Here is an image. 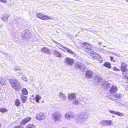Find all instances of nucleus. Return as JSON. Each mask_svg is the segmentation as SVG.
<instances>
[{
    "label": "nucleus",
    "instance_id": "nucleus-24",
    "mask_svg": "<svg viewBox=\"0 0 128 128\" xmlns=\"http://www.w3.org/2000/svg\"><path fill=\"white\" fill-rule=\"evenodd\" d=\"M21 99L22 103H24L26 102V96H24L23 95L21 96Z\"/></svg>",
    "mask_w": 128,
    "mask_h": 128
},
{
    "label": "nucleus",
    "instance_id": "nucleus-28",
    "mask_svg": "<svg viewBox=\"0 0 128 128\" xmlns=\"http://www.w3.org/2000/svg\"><path fill=\"white\" fill-rule=\"evenodd\" d=\"M79 103V102L78 100L76 99L75 98L74 100H73L72 104L76 105L78 104Z\"/></svg>",
    "mask_w": 128,
    "mask_h": 128
},
{
    "label": "nucleus",
    "instance_id": "nucleus-31",
    "mask_svg": "<svg viewBox=\"0 0 128 128\" xmlns=\"http://www.w3.org/2000/svg\"><path fill=\"white\" fill-rule=\"evenodd\" d=\"M114 96L115 98H117L119 99H120L121 97V95L118 94L115 95Z\"/></svg>",
    "mask_w": 128,
    "mask_h": 128
},
{
    "label": "nucleus",
    "instance_id": "nucleus-56",
    "mask_svg": "<svg viewBox=\"0 0 128 128\" xmlns=\"http://www.w3.org/2000/svg\"><path fill=\"white\" fill-rule=\"evenodd\" d=\"M1 126V124H0V128Z\"/></svg>",
    "mask_w": 128,
    "mask_h": 128
},
{
    "label": "nucleus",
    "instance_id": "nucleus-36",
    "mask_svg": "<svg viewBox=\"0 0 128 128\" xmlns=\"http://www.w3.org/2000/svg\"><path fill=\"white\" fill-rule=\"evenodd\" d=\"M124 76L127 79H128V74H126V72L123 73Z\"/></svg>",
    "mask_w": 128,
    "mask_h": 128
},
{
    "label": "nucleus",
    "instance_id": "nucleus-29",
    "mask_svg": "<svg viewBox=\"0 0 128 128\" xmlns=\"http://www.w3.org/2000/svg\"><path fill=\"white\" fill-rule=\"evenodd\" d=\"M22 93L23 94L27 95L28 92L26 88H24L22 90Z\"/></svg>",
    "mask_w": 128,
    "mask_h": 128
},
{
    "label": "nucleus",
    "instance_id": "nucleus-55",
    "mask_svg": "<svg viewBox=\"0 0 128 128\" xmlns=\"http://www.w3.org/2000/svg\"><path fill=\"white\" fill-rule=\"evenodd\" d=\"M1 100V97L0 96V100Z\"/></svg>",
    "mask_w": 128,
    "mask_h": 128
},
{
    "label": "nucleus",
    "instance_id": "nucleus-11",
    "mask_svg": "<svg viewBox=\"0 0 128 128\" xmlns=\"http://www.w3.org/2000/svg\"><path fill=\"white\" fill-rule=\"evenodd\" d=\"M74 116V113L70 112H67L65 114V118L68 120H70Z\"/></svg>",
    "mask_w": 128,
    "mask_h": 128
},
{
    "label": "nucleus",
    "instance_id": "nucleus-25",
    "mask_svg": "<svg viewBox=\"0 0 128 128\" xmlns=\"http://www.w3.org/2000/svg\"><path fill=\"white\" fill-rule=\"evenodd\" d=\"M40 96L38 94L36 95V101L37 103H39V100L40 99Z\"/></svg>",
    "mask_w": 128,
    "mask_h": 128
},
{
    "label": "nucleus",
    "instance_id": "nucleus-52",
    "mask_svg": "<svg viewBox=\"0 0 128 128\" xmlns=\"http://www.w3.org/2000/svg\"><path fill=\"white\" fill-rule=\"evenodd\" d=\"M112 117L113 118H114V116L113 115V116H112Z\"/></svg>",
    "mask_w": 128,
    "mask_h": 128
},
{
    "label": "nucleus",
    "instance_id": "nucleus-7",
    "mask_svg": "<svg viewBox=\"0 0 128 128\" xmlns=\"http://www.w3.org/2000/svg\"><path fill=\"white\" fill-rule=\"evenodd\" d=\"M64 61L67 65L71 66L74 63V60L68 57H66L64 60Z\"/></svg>",
    "mask_w": 128,
    "mask_h": 128
},
{
    "label": "nucleus",
    "instance_id": "nucleus-4",
    "mask_svg": "<svg viewBox=\"0 0 128 128\" xmlns=\"http://www.w3.org/2000/svg\"><path fill=\"white\" fill-rule=\"evenodd\" d=\"M61 116V114L60 112H55L52 116V119L56 122L60 120Z\"/></svg>",
    "mask_w": 128,
    "mask_h": 128
},
{
    "label": "nucleus",
    "instance_id": "nucleus-18",
    "mask_svg": "<svg viewBox=\"0 0 128 128\" xmlns=\"http://www.w3.org/2000/svg\"><path fill=\"white\" fill-rule=\"evenodd\" d=\"M30 36L29 33L27 32L24 31L22 32V37L23 39H24Z\"/></svg>",
    "mask_w": 128,
    "mask_h": 128
},
{
    "label": "nucleus",
    "instance_id": "nucleus-13",
    "mask_svg": "<svg viewBox=\"0 0 128 128\" xmlns=\"http://www.w3.org/2000/svg\"><path fill=\"white\" fill-rule=\"evenodd\" d=\"M93 73L90 70H87L85 76L87 78L89 79L92 78L93 76Z\"/></svg>",
    "mask_w": 128,
    "mask_h": 128
},
{
    "label": "nucleus",
    "instance_id": "nucleus-30",
    "mask_svg": "<svg viewBox=\"0 0 128 128\" xmlns=\"http://www.w3.org/2000/svg\"><path fill=\"white\" fill-rule=\"evenodd\" d=\"M20 101L19 100L16 99L15 102L16 105L17 106H20Z\"/></svg>",
    "mask_w": 128,
    "mask_h": 128
},
{
    "label": "nucleus",
    "instance_id": "nucleus-51",
    "mask_svg": "<svg viewBox=\"0 0 128 128\" xmlns=\"http://www.w3.org/2000/svg\"><path fill=\"white\" fill-rule=\"evenodd\" d=\"M42 103H43L44 102V101L43 100H42Z\"/></svg>",
    "mask_w": 128,
    "mask_h": 128
},
{
    "label": "nucleus",
    "instance_id": "nucleus-53",
    "mask_svg": "<svg viewBox=\"0 0 128 128\" xmlns=\"http://www.w3.org/2000/svg\"><path fill=\"white\" fill-rule=\"evenodd\" d=\"M126 2H128V0H126Z\"/></svg>",
    "mask_w": 128,
    "mask_h": 128
},
{
    "label": "nucleus",
    "instance_id": "nucleus-12",
    "mask_svg": "<svg viewBox=\"0 0 128 128\" xmlns=\"http://www.w3.org/2000/svg\"><path fill=\"white\" fill-rule=\"evenodd\" d=\"M118 89L116 86L113 85L111 87L109 90V92L111 94H114L117 91Z\"/></svg>",
    "mask_w": 128,
    "mask_h": 128
},
{
    "label": "nucleus",
    "instance_id": "nucleus-26",
    "mask_svg": "<svg viewBox=\"0 0 128 128\" xmlns=\"http://www.w3.org/2000/svg\"><path fill=\"white\" fill-rule=\"evenodd\" d=\"M64 49L70 54H74V53L66 47Z\"/></svg>",
    "mask_w": 128,
    "mask_h": 128
},
{
    "label": "nucleus",
    "instance_id": "nucleus-21",
    "mask_svg": "<svg viewBox=\"0 0 128 128\" xmlns=\"http://www.w3.org/2000/svg\"><path fill=\"white\" fill-rule=\"evenodd\" d=\"M59 96L62 98L64 100H65L66 99V97L65 94L62 92L60 93Z\"/></svg>",
    "mask_w": 128,
    "mask_h": 128
},
{
    "label": "nucleus",
    "instance_id": "nucleus-33",
    "mask_svg": "<svg viewBox=\"0 0 128 128\" xmlns=\"http://www.w3.org/2000/svg\"><path fill=\"white\" fill-rule=\"evenodd\" d=\"M22 20L20 18H17L16 19L14 20V21L16 22H18L19 23L20 22V20L22 21Z\"/></svg>",
    "mask_w": 128,
    "mask_h": 128
},
{
    "label": "nucleus",
    "instance_id": "nucleus-37",
    "mask_svg": "<svg viewBox=\"0 0 128 128\" xmlns=\"http://www.w3.org/2000/svg\"><path fill=\"white\" fill-rule=\"evenodd\" d=\"M20 68L17 67H15L14 68V70L16 72L17 70H18V71H20Z\"/></svg>",
    "mask_w": 128,
    "mask_h": 128
},
{
    "label": "nucleus",
    "instance_id": "nucleus-57",
    "mask_svg": "<svg viewBox=\"0 0 128 128\" xmlns=\"http://www.w3.org/2000/svg\"><path fill=\"white\" fill-rule=\"evenodd\" d=\"M85 30H87V29H85Z\"/></svg>",
    "mask_w": 128,
    "mask_h": 128
},
{
    "label": "nucleus",
    "instance_id": "nucleus-23",
    "mask_svg": "<svg viewBox=\"0 0 128 128\" xmlns=\"http://www.w3.org/2000/svg\"><path fill=\"white\" fill-rule=\"evenodd\" d=\"M104 66L108 68H111L110 64L108 62H105L104 64Z\"/></svg>",
    "mask_w": 128,
    "mask_h": 128
},
{
    "label": "nucleus",
    "instance_id": "nucleus-6",
    "mask_svg": "<svg viewBox=\"0 0 128 128\" xmlns=\"http://www.w3.org/2000/svg\"><path fill=\"white\" fill-rule=\"evenodd\" d=\"M113 121L109 120H102L100 122V124H104L105 126H108L112 125Z\"/></svg>",
    "mask_w": 128,
    "mask_h": 128
},
{
    "label": "nucleus",
    "instance_id": "nucleus-3",
    "mask_svg": "<svg viewBox=\"0 0 128 128\" xmlns=\"http://www.w3.org/2000/svg\"><path fill=\"white\" fill-rule=\"evenodd\" d=\"M88 119V117L87 114L84 113L77 117L76 121L78 123L82 125L84 124Z\"/></svg>",
    "mask_w": 128,
    "mask_h": 128
},
{
    "label": "nucleus",
    "instance_id": "nucleus-54",
    "mask_svg": "<svg viewBox=\"0 0 128 128\" xmlns=\"http://www.w3.org/2000/svg\"><path fill=\"white\" fill-rule=\"evenodd\" d=\"M104 47H106V46H104Z\"/></svg>",
    "mask_w": 128,
    "mask_h": 128
},
{
    "label": "nucleus",
    "instance_id": "nucleus-8",
    "mask_svg": "<svg viewBox=\"0 0 128 128\" xmlns=\"http://www.w3.org/2000/svg\"><path fill=\"white\" fill-rule=\"evenodd\" d=\"M75 67L76 68L82 71L86 68V66H85L83 65L82 63L79 62L75 64Z\"/></svg>",
    "mask_w": 128,
    "mask_h": 128
},
{
    "label": "nucleus",
    "instance_id": "nucleus-27",
    "mask_svg": "<svg viewBox=\"0 0 128 128\" xmlns=\"http://www.w3.org/2000/svg\"><path fill=\"white\" fill-rule=\"evenodd\" d=\"M36 126L33 124H30L26 126V128H35Z\"/></svg>",
    "mask_w": 128,
    "mask_h": 128
},
{
    "label": "nucleus",
    "instance_id": "nucleus-58",
    "mask_svg": "<svg viewBox=\"0 0 128 128\" xmlns=\"http://www.w3.org/2000/svg\"><path fill=\"white\" fill-rule=\"evenodd\" d=\"M127 128H128V127Z\"/></svg>",
    "mask_w": 128,
    "mask_h": 128
},
{
    "label": "nucleus",
    "instance_id": "nucleus-45",
    "mask_svg": "<svg viewBox=\"0 0 128 128\" xmlns=\"http://www.w3.org/2000/svg\"><path fill=\"white\" fill-rule=\"evenodd\" d=\"M59 45L60 46H61L64 49H65V48L66 47L65 46H63L62 45V44H59Z\"/></svg>",
    "mask_w": 128,
    "mask_h": 128
},
{
    "label": "nucleus",
    "instance_id": "nucleus-9",
    "mask_svg": "<svg viewBox=\"0 0 128 128\" xmlns=\"http://www.w3.org/2000/svg\"><path fill=\"white\" fill-rule=\"evenodd\" d=\"M46 118V116L42 112H41L36 117V118L40 121L42 120L45 119Z\"/></svg>",
    "mask_w": 128,
    "mask_h": 128
},
{
    "label": "nucleus",
    "instance_id": "nucleus-46",
    "mask_svg": "<svg viewBox=\"0 0 128 128\" xmlns=\"http://www.w3.org/2000/svg\"><path fill=\"white\" fill-rule=\"evenodd\" d=\"M97 79H98V82H100L102 80V78L99 76L97 77Z\"/></svg>",
    "mask_w": 128,
    "mask_h": 128
},
{
    "label": "nucleus",
    "instance_id": "nucleus-15",
    "mask_svg": "<svg viewBox=\"0 0 128 128\" xmlns=\"http://www.w3.org/2000/svg\"><path fill=\"white\" fill-rule=\"evenodd\" d=\"M32 119V118L30 117H26L22 121L20 122V124L22 125H25L26 123L30 121Z\"/></svg>",
    "mask_w": 128,
    "mask_h": 128
},
{
    "label": "nucleus",
    "instance_id": "nucleus-16",
    "mask_svg": "<svg viewBox=\"0 0 128 128\" xmlns=\"http://www.w3.org/2000/svg\"><path fill=\"white\" fill-rule=\"evenodd\" d=\"M41 52H44V54H51V52L50 50L48 48L46 47H44L41 49Z\"/></svg>",
    "mask_w": 128,
    "mask_h": 128
},
{
    "label": "nucleus",
    "instance_id": "nucleus-10",
    "mask_svg": "<svg viewBox=\"0 0 128 128\" xmlns=\"http://www.w3.org/2000/svg\"><path fill=\"white\" fill-rule=\"evenodd\" d=\"M110 86V84L108 82L104 81L102 82V87L105 90L109 88Z\"/></svg>",
    "mask_w": 128,
    "mask_h": 128
},
{
    "label": "nucleus",
    "instance_id": "nucleus-5",
    "mask_svg": "<svg viewBox=\"0 0 128 128\" xmlns=\"http://www.w3.org/2000/svg\"><path fill=\"white\" fill-rule=\"evenodd\" d=\"M37 17L42 20H46L49 19H51L49 16L41 13H39L36 14Z\"/></svg>",
    "mask_w": 128,
    "mask_h": 128
},
{
    "label": "nucleus",
    "instance_id": "nucleus-49",
    "mask_svg": "<svg viewBox=\"0 0 128 128\" xmlns=\"http://www.w3.org/2000/svg\"><path fill=\"white\" fill-rule=\"evenodd\" d=\"M32 97H34V95H32Z\"/></svg>",
    "mask_w": 128,
    "mask_h": 128
},
{
    "label": "nucleus",
    "instance_id": "nucleus-19",
    "mask_svg": "<svg viewBox=\"0 0 128 128\" xmlns=\"http://www.w3.org/2000/svg\"><path fill=\"white\" fill-rule=\"evenodd\" d=\"M10 16V14H5L3 16L2 18V20L4 22L6 21L8 19Z\"/></svg>",
    "mask_w": 128,
    "mask_h": 128
},
{
    "label": "nucleus",
    "instance_id": "nucleus-48",
    "mask_svg": "<svg viewBox=\"0 0 128 128\" xmlns=\"http://www.w3.org/2000/svg\"><path fill=\"white\" fill-rule=\"evenodd\" d=\"M102 42H98V44L99 45H101V44H102Z\"/></svg>",
    "mask_w": 128,
    "mask_h": 128
},
{
    "label": "nucleus",
    "instance_id": "nucleus-20",
    "mask_svg": "<svg viewBox=\"0 0 128 128\" xmlns=\"http://www.w3.org/2000/svg\"><path fill=\"white\" fill-rule=\"evenodd\" d=\"M53 54L57 57H60L62 56L61 54L56 50L54 51Z\"/></svg>",
    "mask_w": 128,
    "mask_h": 128
},
{
    "label": "nucleus",
    "instance_id": "nucleus-2",
    "mask_svg": "<svg viewBox=\"0 0 128 128\" xmlns=\"http://www.w3.org/2000/svg\"><path fill=\"white\" fill-rule=\"evenodd\" d=\"M9 82L12 88L16 91L20 90V84L16 78L9 79Z\"/></svg>",
    "mask_w": 128,
    "mask_h": 128
},
{
    "label": "nucleus",
    "instance_id": "nucleus-32",
    "mask_svg": "<svg viewBox=\"0 0 128 128\" xmlns=\"http://www.w3.org/2000/svg\"><path fill=\"white\" fill-rule=\"evenodd\" d=\"M7 111L6 109L5 108H3L0 109V111L2 112H6Z\"/></svg>",
    "mask_w": 128,
    "mask_h": 128
},
{
    "label": "nucleus",
    "instance_id": "nucleus-38",
    "mask_svg": "<svg viewBox=\"0 0 128 128\" xmlns=\"http://www.w3.org/2000/svg\"><path fill=\"white\" fill-rule=\"evenodd\" d=\"M109 111L110 113L112 114H116V112L115 111H112L111 110H109Z\"/></svg>",
    "mask_w": 128,
    "mask_h": 128
},
{
    "label": "nucleus",
    "instance_id": "nucleus-41",
    "mask_svg": "<svg viewBox=\"0 0 128 128\" xmlns=\"http://www.w3.org/2000/svg\"><path fill=\"white\" fill-rule=\"evenodd\" d=\"M112 54L113 55H114L118 57H120V55L119 54H115V53L114 52L112 53Z\"/></svg>",
    "mask_w": 128,
    "mask_h": 128
},
{
    "label": "nucleus",
    "instance_id": "nucleus-44",
    "mask_svg": "<svg viewBox=\"0 0 128 128\" xmlns=\"http://www.w3.org/2000/svg\"><path fill=\"white\" fill-rule=\"evenodd\" d=\"M113 69L115 71L117 70L118 71H120V70L117 69L116 67H114L113 68Z\"/></svg>",
    "mask_w": 128,
    "mask_h": 128
},
{
    "label": "nucleus",
    "instance_id": "nucleus-43",
    "mask_svg": "<svg viewBox=\"0 0 128 128\" xmlns=\"http://www.w3.org/2000/svg\"><path fill=\"white\" fill-rule=\"evenodd\" d=\"M52 41L54 42L55 43H56V44H58V45H59L60 43H58V42H57L55 41V40H54L52 39Z\"/></svg>",
    "mask_w": 128,
    "mask_h": 128
},
{
    "label": "nucleus",
    "instance_id": "nucleus-1",
    "mask_svg": "<svg viewBox=\"0 0 128 128\" xmlns=\"http://www.w3.org/2000/svg\"><path fill=\"white\" fill-rule=\"evenodd\" d=\"M84 44H85V45H84L83 48V50H84L87 53L90 55L91 56H94L95 58L96 57L97 58V59H100L101 58L100 56H98L97 53L94 52L92 49V47L91 46L87 43H85Z\"/></svg>",
    "mask_w": 128,
    "mask_h": 128
},
{
    "label": "nucleus",
    "instance_id": "nucleus-35",
    "mask_svg": "<svg viewBox=\"0 0 128 128\" xmlns=\"http://www.w3.org/2000/svg\"><path fill=\"white\" fill-rule=\"evenodd\" d=\"M23 76L21 78L24 81H25V82H26L27 81V79L26 78L25 76H24V75H23Z\"/></svg>",
    "mask_w": 128,
    "mask_h": 128
},
{
    "label": "nucleus",
    "instance_id": "nucleus-42",
    "mask_svg": "<svg viewBox=\"0 0 128 128\" xmlns=\"http://www.w3.org/2000/svg\"><path fill=\"white\" fill-rule=\"evenodd\" d=\"M0 1L2 3H7V0H0Z\"/></svg>",
    "mask_w": 128,
    "mask_h": 128
},
{
    "label": "nucleus",
    "instance_id": "nucleus-34",
    "mask_svg": "<svg viewBox=\"0 0 128 128\" xmlns=\"http://www.w3.org/2000/svg\"><path fill=\"white\" fill-rule=\"evenodd\" d=\"M120 116H123L124 115V114L121 113L119 112H116V114Z\"/></svg>",
    "mask_w": 128,
    "mask_h": 128
},
{
    "label": "nucleus",
    "instance_id": "nucleus-40",
    "mask_svg": "<svg viewBox=\"0 0 128 128\" xmlns=\"http://www.w3.org/2000/svg\"><path fill=\"white\" fill-rule=\"evenodd\" d=\"M14 128H23V126L22 125H19L15 126Z\"/></svg>",
    "mask_w": 128,
    "mask_h": 128
},
{
    "label": "nucleus",
    "instance_id": "nucleus-14",
    "mask_svg": "<svg viewBox=\"0 0 128 128\" xmlns=\"http://www.w3.org/2000/svg\"><path fill=\"white\" fill-rule=\"evenodd\" d=\"M121 69L122 72H125L128 71L127 65L126 63L123 62H122L121 63Z\"/></svg>",
    "mask_w": 128,
    "mask_h": 128
},
{
    "label": "nucleus",
    "instance_id": "nucleus-22",
    "mask_svg": "<svg viewBox=\"0 0 128 128\" xmlns=\"http://www.w3.org/2000/svg\"><path fill=\"white\" fill-rule=\"evenodd\" d=\"M6 82V80L4 78H0V84L2 86L5 84Z\"/></svg>",
    "mask_w": 128,
    "mask_h": 128
},
{
    "label": "nucleus",
    "instance_id": "nucleus-39",
    "mask_svg": "<svg viewBox=\"0 0 128 128\" xmlns=\"http://www.w3.org/2000/svg\"><path fill=\"white\" fill-rule=\"evenodd\" d=\"M20 71H17V74H16V75H18L19 76L21 75L22 74L23 75V74L22 72H20Z\"/></svg>",
    "mask_w": 128,
    "mask_h": 128
},
{
    "label": "nucleus",
    "instance_id": "nucleus-17",
    "mask_svg": "<svg viewBox=\"0 0 128 128\" xmlns=\"http://www.w3.org/2000/svg\"><path fill=\"white\" fill-rule=\"evenodd\" d=\"M76 95L74 94L73 93L69 94L68 97V100L69 101L73 100L76 98Z\"/></svg>",
    "mask_w": 128,
    "mask_h": 128
},
{
    "label": "nucleus",
    "instance_id": "nucleus-50",
    "mask_svg": "<svg viewBox=\"0 0 128 128\" xmlns=\"http://www.w3.org/2000/svg\"><path fill=\"white\" fill-rule=\"evenodd\" d=\"M59 48V49H61L62 50H62V49L61 48Z\"/></svg>",
    "mask_w": 128,
    "mask_h": 128
},
{
    "label": "nucleus",
    "instance_id": "nucleus-47",
    "mask_svg": "<svg viewBox=\"0 0 128 128\" xmlns=\"http://www.w3.org/2000/svg\"><path fill=\"white\" fill-rule=\"evenodd\" d=\"M110 59L112 61H113L114 62H115V60H113V57L110 56Z\"/></svg>",
    "mask_w": 128,
    "mask_h": 128
}]
</instances>
